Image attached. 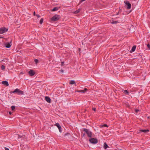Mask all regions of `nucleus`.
<instances>
[{
	"mask_svg": "<svg viewBox=\"0 0 150 150\" xmlns=\"http://www.w3.org/2000/svg\"><path fill=\"white\" fill-rule=\"evenodd\" d=\"M83 131L85 132L87 136L89 137H91L92 136V133L89 129L86 128L83 129Z\"/></svg>",
	"mask_w": 150,
	"mask_h": 150,
	"instance_id": "f257e3e1",
	"label": "nucleus"
},
{
	"mask_svg": "<svg viewBox=\"0 0 150 150\" xmlns=\"http://www.w3.org/2000/svg\"><path fill=\"white\" fill-rule=\"evenodd\" d=\"M60 18V15L56 14L51 18V20L52 21H56L59 20Z\"/></svg>",
	"mask_w": 150,
	"mask_h": 150,
	"instance_id": "f03ea898",
	"label": "nucleus"
},
{
	"mask_svg": "<svg viewBox=\"0 0 150 150\" xmlns=\"http://www.w3.org/2000/svg\"><path fill=\"white\" fill-rule=\"evenodd\" d=\"M14 92L17 93L19 95H24L23 91L20 90L18 88H16L14 90Z\"/></svg>",
	"mask_w": 150,
	"mask_h": 150,
	"instance_id": "7ed1b4c3",
	"label": "nucleus"
},
{
	"mask_svg": "<svg viewBox=\"0 0 150 150\" xmlns=\"http://www.w3.org/2000/svg\"><path fill=\"white\" fill-rule=\"evenodd\" d=\"M89 141L90 143L93 144H96L98 142L97 140L94 138H91L89 140Z\"/></svg>",
	"mask_w": 150,
	"mask_h": 150,
	"instance_id": "20e7f679",
	"label": "nucleus"
},
{
	"mask_svg": "<svg viewBox=\"0 0 150 150\" xmlns=\"http://www.w3.org/2000/svg\"><path fill=\"white\" fill-rule=\"evenodd\" d=\"M8 31V29L5 27H3L0 28V34H2Z\"/></svg>",
	"mask_w": 150,
	"mask_h": 150,
	"instance_id": "39448f33",
	"label": "nucleus"
},
{
	"mask_svg": "<svg viewBox=\"0 0 150 150\" xmlns=\"http://www.w3.org/2000/svg\"><path fill=\"white\" fill-rule=\"evenodd\" d=\"M125 4L127 6V8L128 9H129L131 8V4L129 1H126Z\"/></svg>",
	"mask_w": 150,
	"mask_h": 150,
	"instance_id": "423d86ee",
	"label": "nucleus"
},
{
	"mask_svg": "<svg viewBox=\"0 0 150 150\" xmlns=\"http://www.w3.org/2000/svg\"><path fill=\"white\" fill-rule=\"evenodd\" d=\"M55 125L58 128L59 132H61L62 131L61 130V127L59 124L58 123H57Z\"/></svg>",
	"mask_w": 150,
	"mask_h": 150,
	"instance_id": "0eeeda50",
	"label": "nucleus"
},
{
	"mask_svg": "<svg viewBox=\"0 0 150 150\" xmlns=\"http://www.w3.org/2000/svg\"><path fill=\"white\" fill-rule=\"evenodd\" d=\"M30 76H33L35 74V72L32 70H30L28 72Z\"/></svg>",
	"mask_w": 150,
	"mask_h": 150,
	"instance_id": "6e6552de",
	"label": "nucleus"
},
{
	"mask_svg": "<svg viewBox=\"0 0 150 150\" xmlns=\"http://www.w3.org/2000/svg\"><path fill=\"white\" fill-rule=\"evenodd\" d=\"M2 83L4 85L6 86H9V84L8 82L7 81H3L2 82Z\"/></svg>",
	"mask_w": 150,
	"mask_h": 150,
	"instance_id": "1a4fd4ad",
	"label": "nucleus"
},
{
	"mask_svg": "<svg viewBox=\"0 0 150 150\" xmlns=\"http://www.w3.org/2000/svg\"><path fill=\"white\" fill-rule=\"evenodd\" d=\"M45 99L46 100L48 103H51V99L49 97L46 96L45 97Z\"/></svg>",
	"mask_w": 150,
	"mask_h": 150,
	"instance_id": "9d476101",
	"label": "nucleus"
},
{
	"mask_svg": "<svg viewBox=\"0 0 150 150\" xmlns=\"http://www.w3.org/2000/svg\"><path fill=\"white\" fill-rule=\"evenodd\" d=\"M122 92H123L126 95H129V93L127 90L123 89L122 90Z\"/></svg>",
	"mask_w": 150,
	"mask_h": 150,
	"instance_id": "9b49d317",
	"label": "nucleus"
},
{
	"mask_svg": "<svg viewBox=\"0 0 150 150\" xmlns=\"http://www.w3.org/2000/svg\"><path fill=\"white\" fill-rule=\"evenodd\" d=\"M5 46L7 48H10L11 46L10 44L8 42L6 43L5 44Z\"/></svg>",
	"mask_w": 150,
	"mask_h": 150,
	"instance_id": "f8f14e48",
	"label": "nucleus"
},
{
	"mask_svg": "<svg viewBox=\"0 0 150 150\" xmlns=\"http://www.w3.org/2000/svg\"><path fill=\"white\" fill-rule=\"evenodd\" d=\"M149 130L148 129H141L140 130V131L144 133H146L148 132Z\"/></svg>",
	"mask_w": 150,
	"mask_h": 150,
	"instance_id": "ddd939ff",
	"label": "nucleus"
},
{
	"mask_svg": "<svg viewBox=\"0 0 150 150\" xmlns=\"http://www.w3.org/2000/svg\"><path fill=\"white\" fill-rule=\"evenodd\" d=\"M136 46L135 45H134L132 47V49L131 50V52H133L136 49Z\"/></svg>",
	"mask_w": 150,
	"mask_h": 150,
	"instance_id": "4468645a",
	"label": "nucleus"
},
{
	"mask_svg": "<svg viewBox=\"0 0 150 150\" xmlns=\"http://www.w3.org/2000/svg\"><path fill=\"white\" fill-rule=\"evenodd\" d=\"M108 145L106 143H105L104 144V148L105 149H106L107 148H108Z\"/></svg>",
	"mask_w": 150,
	"mask_h": 150,
	"instance_id": "2eb2a0df",
	"label": "nucleus"
},
{
	"mask_svg": "<svg viewBox=\"0 0 150 150\" xmlns=\"http://www.w3.org/2000/svg\"><path fill=\"white\" fill-rule=\"evenodd\" d=\"M75 83V82L74 81V80H71L70 82V84H73Z\"/></svg>",
	"mask_w": 150,
	"mask_h": 150,
	"instance_id": "dca6fc26",
	"label": "nucleus"
},
{
	"mask_svg": "<svg viewBox=\"0 0 150 150\" xmlns=\"http://www.w3.org/2000/svg\"><path fill=\"white\" fill-rule=\"evenodd\" d=\"M80 11V9H78V10H76L75 11H74V13L76 14H77Z\"/></svg>",
	"mask_w": 150,
	"mask_h": 150,
	"instance_id": "f3484780",
	"label": "nucleus"
},
{
	"mask_svg": "<svg viewBox=\"0 0 150 150\" xmlns=\"http://www.w3.org/2000/svg\"><path fill=\"white\" fill-rule=\"evenodd\" d=\"M58 9V8L57 7H54L52 9V11H55Z\"/></svg>",
	"mask_w": 150,
	"mask_h": 150,
	"instance_id": "a211bd4d",
	"label": "nucleus"
},
{
	"mask_svg": "<svg viewBox=\"0 0 150 150\" xmlns=\"http://www.w3.org/2000/svg\"><path fill=\"white\" fill-rule=\"evenodd\" d=\"M43 19L42 18L40 20V23L41 24L43 22Z\"/></svg>",
	"mask_w": 150,
	"mask_h": 150,
	"instance_id": "6ab92c4d",
	"label": "nucleus"
},
{
	"mask_svg": "<svg viewBox=\"0 0 150 150\" xmlns=\"http://www.w3.org/2000/svg\"><path fill=\"white\" fill-rule=\"evenodd\" d=\"M78 92H81V93H84V90H79L77 91Z\"/></svg>",
	"mask_w": 150,
	"mask_h": 150,
	"instance_id": "aec40b11",
	"label": "nucleus"
},
{
	"mask_svg": "<svg viewBox=\"0 0 150 150\" xmlns=\"http://www.w3.org/2000/svg\"><path fill=\"white\" fill-rule=\"evenodd\" d=\"M11 110H14L15 109V106H11Z\"/></svg>",
	"mask_w": 150,
	"mask_h": 150,
	"instance_id": "412c9836",
	"label": "nucleus"
},
{
	"mask_svg": "<svg viewBox=\"0 0 150 150\" xmlns=\"http://www.w3.org/2000/svg\"><path fill=\"white\" fill-rule=\"evenodd\" d=\"M1 68L2 70H4L5 69V67L4 65H2L1 66Z\"/></svg>",
	"mask_w": 150,
	"mask_h": 150,
	"instance_id": "4be33fe9",
	"label": "nucleus"
},
{
	"mask_svg": "<svg viewBox=\"0 0 150 150\" xmlns=\"http://www.w3.org/2000/svg\"><path fill=\"white\" fill-rule=\"evenodd\" d=\"M102 127H108V125L106 124H104L102 125Z\"/></svg>",
	"mask_w": 150,
	"mask_h": 150,
	"instance_id": "5701e85b",
	"label": "nucleus"
},
{
	"mask_svg": "<svg viewBox=\"0 0 150 150\" xmlns=\"http://www.w3.org/2000/svg\"><path fill=\"white\" fill-rule=\"evenodd\" d=\"M35 62V63H37L38 62V60L37 59H35L34 60Z\"/></svg>",
	"mask_w": 150,
	"mask_h": 150,
	"instance_id": "b1692460",
	"label": "nucleus"
},
{
	"mask_svg": "<svg viewBox=\"0 0 150 150\" xmlns=\"http://www.w3.org/2000/svg\"><path fill=\"white\" fill-rule=\"evenodd\" d=\"M117 22H118L117 21H113L112 23V24H116Z\"/></svg>",
	"mask_w": 150,
	"mask_h": 150,
	"instance_id": "393cba45",
	"label": "nucleus"
},
{
	"mask_svg": "<svg viewBox=\"0 0 150 150\" xmlns=\"http://www.w3.org/2000/svg\"><path fill=\"white\" fill-rule=\"evenodd\" d=\"M139 111V109H135V111L136 113H137Z\"/></svg>",
	"mask_w": 150,
	"mask_h": 150,
	"instance_id": "a878e982",
	"label": "nucleus"
},
{
	"mask_svg": "<svg viewBox=\"0 0 150 150\" xmlns=\"http://www.w3.org/2000/svg\"><path fill=\"white\" fill-rule=\"evenodd\" d=\"M147 47L149 48V49H150V45L149 44H148L147 45Z\"/></svg>",
	"mask_w": 150,
	"mask_h": 150,
	"instance_id": "bb28decb",
	"label": "nucleus"
},
{
	"mask_svg": "<svg viewBox=\"0 0 150 150\" xmlns=\"http://www.w3.org/2000/svg\"><path fill=\"white\" fill-rule=\"evenodd\" d=\"M92 110H94V111H96V108H93Z\"/></svg>",
	"mask_w": 150,
	"mask_h": 150,
	"instance_id": "cd10ccee",
	"label": "nucleus"
},
{
	"mask_svg": "<svg viewBox=\"0 0 150 150\" xmlns=\"http://www.w3.org/2000/svg\"><path fill=\"white\" fill-rule=\"evenodd\" d=\"M83 90H84V92H85L86 91H87V89L86 88H84V89Z\"/></svg>",
	"mask_w": 150,
	"mask_h": 150,
	"instance_id": "c85d7f7f",
	"label": "nucleus"
},
{
	"mask_svg": "<svg viewBox=\"0 0 150 150\" xmlns=\"http://www.w3.org/2000/svg\"><path fill=\"white\" fill-rule=\"evenodd\" d=\"M5 150H9V149L6 147L5 148Z\"/></svg>",
	"mask_w": 150,
	"mask_h": 150,
	"instance_id": "c756f323",
	"label": "nucleus"
},
{
	"mask_svg": "<svg viewBox=\"0 0 150 150\" xmlns=\"http://www.w3.org/2000/svg\"><path fill=\"white\" fill-rule=\"evenodd\" d=\"M10 93H16L15 92H14V91H11L10 92Z\"/></svg>",
	"mask_w": 150,
	"mask_h": 150,
	"instance_id": "7c9ffc66",
	"label": "nucleus"
},
{
	"mask_svg": "<svg viewBox=\"0 0 150 150\" xmlns=\"http://www.w3.org/2000/svg\"><path fill=\"white\" fill-rule=\"evenodd\" d=\"M36 16L38 17L39 18L40 17V16L38 14L36 15Z\"/></svg>",
	"mask_w": 150,
	"mask_h": 150,
	"instance_id": "2f4dec72",
	"label": "nucleus"
},
{
	"mask_svg": "<svg viewBox=\"0 0 150 150\" xmlns=\"http://www.w3.org/2000/svg\"><path fill=\"white\" fill-rule=\"evenodd\" d=\"M60 71L61 72H64V70L62 69H61L60 70Z\"/></svg>",
	"mask_w": 150,
	"mask_h": 150,
	"instance_id": "473e14b6",
	"label": "nucleus"
},
{
	"mask_svg": "<svg viewBox=\"0 0 150 150\" xmlns=\"http://www.w3.org/2000/svg\"><path fill=\"white\" fill-rule=\"evenodd\" d=\"M86 0H81V1H80V2H82L83 1H85Z\"/></svg>",
	"mask_w": 150,
	"mask_h": 150,
	"instance_id": "72a5a7b5",
	"label": "nucleus"
},
{
	"mask_svg": "<svg viewBox=\"0 0 150 150\" xmlns=\"http://www.w3.org/2000/svg\"><path fill=\"white\" fill-rule=\"evenodd\" d=\"M33 14L34 16H35V12L34 11V12H33Z\"/></svg>",
	"mask_w": 150,
	"mask_h": 150,
	"instance_id": "f704fd0d",
	"label": "nucleus"
},
{
	"mask_svg": "<svg viewBox=\"0 0 150 150\" xmlns=\"http://www.w3.org/2000/svg\"><path fill=\"white\" fill-rule=\"evenodd\" d=\"M21 136H19V135L18 136V138H21Z\"/></svg>",
	"mask_w": 150,
	"mask_h": 150,
	"instance_id": "c9c22d12",
	"label": "nucleus"
},
{
	"mask_svg": "<svg viewBox=\"0 0 150 150\" xmlns=\"http://www.w3.org/2000/svg\"><path fill=\"white\" fill-rule=\"evenodd\" d=\"M9 113L10 115H11V112H9Z\"/></svg>",
	"mask_w": 150,
	"mask_h": 150,
	"instance_id": "e433bc0d",
	"label": "nucleus"
},
{
	"mask_svg": "<svg viewBox=\"0 0 150 150\" xmlns=\"http://www.w3.org/2000/svg\"><path fill=\"white\" fill-rule=\"evenodd\" d=\"M64 63V62H62V64H63V63Z\"/></svg>",
	"mask_w": 150,
	"mask_h": 150,
	"instance_id": "4c0bfd02",
	"label": "nucleus"
},
{
	"mask_svg": "<svg viewBox=\"0 0 150 150\" xmlns=\"http://www.w3.org/2000/svg\"><path fill=\"white\" fill-rule=\"evenodd\" d=\"M85 136V134L84 133L83 134V136Z\"/></svg>",
	"mask_w": 150,
	"mask_h": 150,
	"instance_id": "58836bf2",
	"label": "nucleus"
},
{
	"mask_svg": "<svg viewBox=\"0 0 150 150\" xmlns=\"http://www.w3.org/2000/svg\"><path fill=\"white\" fill-rule=\"evenodd\" d=\"M148 118H149V117H148Z\"/></svg>",
	"mask_w": 150,
	"mask_h": 150,
	"instance_id": "ea45409f",
	"label": "nucleus"
},
{
	"mask_svg": "<svg viewBox=\"0 0 150 150\" xmlns=\"http://www.w3.org/2000/svg\"><path fill=\"white\" fill-rule=\"evenodd\" d=\"M118 13H119V12H118V13H117V14H118Z\"/></svg>",
	"mask_w": 150,
	"mask_h": 150,
	"instance_id": "a19ab883",
	"label": "nucleus"
},
{
	"mask_svg": "<svg viewBox=\"0 0 150 150\" xmlns=\"http://www.w3.org/2000/svg\"><path fill=\"white\" fill-rule=\"evenodd\" d=\"M118 13H119V12H118V13H117V14H118Z\"/></svg>",
	"mask_w": 150,
	"mask_h": 150,
	"instance_id": "79ce46f5",
	"label": "nucleus"
},
{
	"mask_svg": "<svg viewBox=\"0 0 150 150\" xmlns=\"http://www.w3.org/2000/svg\"><path fill=\"white\" fill-rule=\"evenodd\" d=\"M120 150H122V149H120Z\"/></svg>",
	"mask_w": 150,
	"mask_h": 150,
	"instance_id": "37998d69",
	"label": "nucleus"
}]
</instances>
